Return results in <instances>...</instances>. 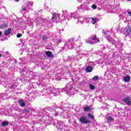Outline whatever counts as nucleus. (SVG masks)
Instances as JSON below:
<instances>
[{"label": "nucleus", "instance_id": "12", "mask_svg": "<svg viewBox=\"0 0 131 131\" xmlns=\"http://www.w3.org/2000/svg\"><path fill=\"white\" fill-rule=\"evenodd\" d=\"M35 23L37 25H40V24H42V21H43V18L42 17L40 16L35 19Z\"/></svg>", "mask_w": 131, "mask_h": 131}, {"label": "nucleus", "instance_id": "42", "mask_svg": "<svg viewBox=\"0 0 131 131\" xmlns=\"http://www.w3.org/2000/svg\"><path fill=\"white\" fill-rule=\"evenodd\" d=\"M29 111H30V110L29 109H26L25 110V113H28V112H29Z\"/></svg>", "mask_w": 131, "mask_h": 131}, {"label": "nucleus", "instance_id": "3", "mask_svg": "<svg viewBox=\"0 0 131 131\" xmlns=\"http://www.w3.org/2000/svg\"><path fill=\"white\" fill-rule=\"evenodd\" d=\"M46 90L48 94H53L55 97L60 94V91H62V89H56L53 86L47 88Z\"/></svg>", "mask_w": 131, "mask_h": 131}, {"label": "nucleus", "instance_id": "36", "mask_svg": "<svg viewBox=\"0 0 131 131\" xmlns=\"http://www.w3.org/2000/svg\"><path fill=\"white\" fill-rule=\"evenodd\" d=\"M107 120L109 121V122H110L111 121H113V118H112V117H108L107 118Z\"/></svg>", "mask_w": 131, "mask_h": 131}, {"label": "nucleus", "instance_id": "33", "mask_svg": "<svg viewBox=\"0 0 131 131\" xmlns=\"http://www.w3.org/2000/svg\"><path fill=\"white\" fill-rule=\"evenodd\" d=\"M55 41L57 45H59V43H61V42H62L63 41V40H62V39H60L59 40V39H56L55 40Z\"/></svg>", "mask_w": 131, "mask_h": 131}, {"label": "nucleus", "instance_id": "27", "mask_svg": "<svg viewBox=\"0 0 131 131\" xmlns=\"http://www.w3.org/2000/svg\"><path fill=\"white\" fill-rule=\"evenodd\" d=\"M118 40H112L111 42L113 45H114L115 47H117V42Z\"/></svg>", "mask_w": 131, "mask_h": 131}, {"label": "nucleus", "instance_id": "7", "mask_svg": "<svg viewBox=\"0 0 131 131\" xmlns=\"http://www.w3.org/2000/svg\"><path fill=\"white\" fill-rule=\"evenodd\" d=\"M22 71L25 72L26 74L29 75L30 76V75H32L33 77H36V76H37V74H36V73H32V72L28 70V69H27L26 67L22 69Z\"/></svg>", "mask_w": 131, "mask_h": 131}, {"label": "nucleus", "instance_id": "43", "mask_svg": "<svg viewBox=\"0 0 131 131\" xmlns=\"http://www.w3.org/2000/svg\"><path fill=\"white\" fill-rule=\"evenodd\" d=\"M45 10H47V11H50V8L48 6H45Z\"/></svg>", "mask_w": 131, "mask_h": 131}, {"label": "nucleus", "instance_id": "34", "mask_svg": "<svg viewBox=\"0 0 131 131\" xmlns=\"http://www.w3.org/2000/svg\"><path fill=\"white\" fill-rule=\"evenodd\" d=\"M99 79V76H95L92 78L93 81H96Z\"/></svg>", "mask_w": 131, "mask_h": 131}, {"label": "nucleus", "instance_id": "19", "mask_svg": "<svg viewBox=\"0 0 131 131\" xmlns=\"http://www.w3.org/2000/svg\"><path fill=\"white\" fill-rule=\"evenodd\" d=\"M85 71L88 73L92 72V71H93V67L90 66L86 67L85 69Z\"/></svg>", "mask_w": 131, "mask_h": 131}, {"label": "nucleus", "instance_id": "24", "mask_svg": "<svg viewBox=\"0 0 131 131\" xmlns=\"http://www.w3.org/2000/svg\"><path fill=\"white\" fill-rule=\"evenodd\" d=\"M45 111H49V112H53L54 111V108L51 107H48L45 108Z\"/></svg>", "mask_w": 131, "mask_h": 131}, {"label": "nucleus", "instance_id": "44", "mask_svg": "<svg viewBox=\"0 0 131 131\" xmlns=\"http://www.w3.org/2000/svg\"><path fill=\"white\" fill-rule=\"evenodd\" d=\"M127 14L130 17H131V11L127 12Z\"/></svg>", "mask_w": 131, "mask_h": 131}, {"label": "nucleus", "instance_id": "10", "mask_svg": "<svg viewBox=\"0 0 131 131\" xmlns=\"http://www.w3.org/2000/svg\"><path fill=\"white\" fill-rule=\"evenodd\" d=\"M30 10V7H29L26 4L25 5L22 6L21 12L22 14H24L26 13H28Z\"/></svg>", "mask_w": 131, "mask_h": 131}, {"label": "nucleus", "instance_id": "37", "mask_svg": "<svg viewBox=\"0 0 131 131\" xmlns=\"http://www.w3.org/2000/svg\"><path fill=\"white\" fill-rule=\"evenodd\" d=\"M72 59H74V56L73 55L68 57V60H72Z\"/></svg>", "mask_w": 131, "mask_h": 131}, {"label": "nucleus", "instance_id": "1", "mask_svg": "<svg viewBox=\"0 0 131 131\" xmlns=\"http://www.w3.org/2000/svg\"><path fill=\"white\" fill-rule=\"evenodd\" d=\"M71 16L72 18H73L74 20H75L77 24L80 23V24H83L84 22H85V23H89L90 21V18H85L82 16L78 17H76V15H75V13H71Z\"/></svg>", "mask_w": 131, "mask_h": 131}, {"label": "nucleus", "instance_id": "22", "mask_svg": "<svg viewBox=\"0 0 131 131\" xmlns=\"http://www.w3.org/2000/svg\"><path fill=\"white\" fill-rule=\"evenodd\" d=\"M2 126H8V125H9V122L4 121L2 123Z\"/></svg>", "mask_w": 131, "mask_h": 131}, {"label": "nucleus", "instance_id": "21", "mask_svg": "<svg viewBox=\"0 0 131 131\" xmlns=\"http://www.w3.org/2000/svg\"><path fill=\"white\" fill-rule=\"evenodd\" d=\"M124 80L125 82H128L130 80V76H126L124 77Z\"/></svg>", "mask_w": 131, "mask_h": 131}, {"label": "nucleus", "instance_id": "30", "mask_svg": "<svg viewBox=\"0 0 131 131\" xmlns=\"http://www.w3.org/2000/svg\"><path fill=\"white\" fill-rule=\"evenodd\" d=\"M117 46H119L118 47V48H121L122 47H123V43H122L121 42L118 41V42H117Z\"/></svg>", "mask_w": 131, "mask_h": 131}, {"label": "nucleus", "instance_id": "53", "mask_svg": "<svg viewBox=\"0 0 131 131\" xmlns=\"http://www.w3.org/2000/svg\"><path fill=\"white\" fill-rule=\"evenodd\" d=\"M5 26V27H6V25H5V26Z\"/></svg>", "mask_w": 131, "mask_h": 131}, {"label": "nucleus", "instance_id": "46", "mask_svg": "<svg viewBox=\"0 0 131 131\" xmlns=\"http://www.w3.org/2000/svg\"><path fill=\"white\" fill-rule=\"evenodd\" d=\"M102 33H104V34H106L107 33V32H105V30H103L102 31Z\"/></svg>", "mask_w": 131, "mask_h": 131}, {"label": "nucleus", "instance_id": "6", "mask_svg": "<svg viewBox=\"0 0 131 131\" xmlns=\"http://www.w3.org/2000/svg\"><path fill=\"white\" fill-rule=\"evenodd\" d=\"M71 19V15L66 11H62V16L61 17V20H70Z\"/></svg>", "mask_w": 131, "mask_h": 131}, {"label": "nucleus", "instance_id": "29", "mask_svg": "<svg viewBox=\"0 0 131 131\" xmlns=\"http://www.w3.org/2000/svg\"><path fill=\"white\" fill-rule=\"evenodd\" d=\"M89 88L90 90H92V91H94V90L96 89V87L93 84H89Z\"/></svg>", "mask_w": 131, "mask_h": 131}, {"label": "nucleus", "instance_id": "39", "mask_svg": "<svg viewBox=\"0 0 131 131\" xmlns=\"http://www.w3.org/2000/svg\"><path fill=\"white\" fill-rule=\"evenodd\" d=\"M92 8L96 9H97V6H96V5L94 4V5L92 6Z\"/></svg>", "mask_w": 131, "mask_h": 131}, {"label": "nucleus", "instance_id": "16", "mask_svg": "<svg viewBox=\"0 0 131 131\" xmlns=\"http://www.w3.org/2000/svg\"><path fill=\"white\" fill-rule=\"evenodd\" d=\"M50 24V21L47 20V18H43V21H42V25L43 26H48Z\"/></svg>", "mask_w": 131, "mask_h": 131}, {"label": "nucleus", "instance_id": "51", "mask_svg": "<svg viewBox=\"0 0 131 131\" xmlns=\"http://www.w3.org/2000/svg\"><path fill=\"white\" fill-rule=\"evenodd\" d=\"M0 57H3V55L1 53H0Z\"/></svg>", "mask_w": 131, "mask_h": 131}, {"label": "nucleus", "instance_id": "48", "mask_svg": "<svg viewBox=\"0 0 131 131\" xmlns=\"http://www.w3.org/2000/svg\"><path fill=\"white\" fill-rule=\"evenodd\" d=\"M79 3H82V0H78Z\"/></svg>", "mask_w": 131, "mask_h": 131}, {"label": "nucleus", "instance_id": "5", "mask_svg": "<svg viewBox=\"0 0 131 131\" xmlns=\"http://www.w3.org/2000/svg\"><path fill=\"white\" fill-rule=\"evenodd\" d=\"M65 47H67L70 50H72V49H74L76 48V45H74V39L70 38L68 40L67 43H64Z\"/></svg>", "mask_w": 131, "mask_h": 131}, {"label": "nucleus", "instance_id": "15", "mask_svg": "<svg viewBox=\"0 0 131 131\" xmlns=\"http://www.w3.org/2000/svg\"><path fill=\"white\" fill-rule=\"evenodd\" d=\"M11 33H12V29L11 28L6 29L4 31V34H5V35H6V36H8V35H9V34H11Z\"/></svg>", "mask_w": 131, "mask_h": 131}, {"label": "nucleus", "instance_id": "4", "mask_svg": "<svg viewBox=\"0 0 131 131\" xmlns=\"http://www.w3.org/2000/svg\"><path fill=\"white\" fill-rule=\"evenodd\" d=\"M99 38H97V35H92L88 39L85 40V43H88V45H95L97 42H99Z\"/></svg>", "mask_w": 131, "mask_h": 131}, {"label": "nucleus", "instance_id": "38", "mask_svg": "<svg viewBox=\"0 0 131 131\" xmlns=\"http://www.w3.org/2000/svg\"><path fill=\"white\" fill-rule=\"evenodd\" d=\"M16 36L17 37H18V38H19L22 36V34L21 33L17 34Z\"/></svg>", "mask_w": 131, "mask_h": 131}, {"label": "nucleus", "instance_id": "14", "mask_svg": "<svg viewBox=\"0 0 131 131\" xmlns=\"http://www.w3.org/2000/svg\"><path fill=\"white\" fill-rule=\"evenodd\" d=\"M53 115H54V116H58V115H62L63 114V112H58L56 111V109L54 108L53 110Z\"/></svg>", "mask_w": 131, "mask_h": 131}, {"label": "nucleus", "instance_id": "50", "mask_svg": "<svg viewBox=\"0 0 131 131\" xmlns=\"http://www.w3.org/2000/svg\"><path fill=\"white\" fill-rule=\"evenodd\" d=\"M21 63H23V64H25V61H21Z\"/></svg>", "mask_w": 131, "mask_h": 131}, {"label": "nucleus", "instance_id": "9", "mask_svg": "<svg viewBox=\"0 0 131 131\" xmlns=\"http://www.w3.org/2000/svg\"><path fill=\"white\" fill-rule=\"evenodd\" d=\"M53 16L51 18V19L53 22H56V23H58L60 21V14L59 13H52Z\"/></svg>", "mask_w": 131, "mask_h": 131}, {"label": "nucleus", "instance_id": "41", "mask_svg": "<svg viewBox=\"0 0 131 131\" xmlns=\"http://www.w3.org/2000/svg\"><path fill=\"white\" fill-rule=\"evenodd\" d=\"M42 39V40H46V39H47V36H46V35L43 36Z\"/></svg>", "mask_w": 131, "mask_h": 131}, {"label": "nucleus", "instance_id": "35", "mask_svg": "<svg viewBox=\"0 0 131 131\" xmlns=\"http://www.w3.org/2000/svg\"><path fill=\"white\" fill-rule=\"evenodd\" d=\"M88 116L89 118H91V119H95V118H94V116L92 115V114L89 113L88 114Z\"/></svg>", "mask_w": 131, "mask_h": 131}, {"label": "nucleus", "instance_id": "32", "mask_svg": "<svg viewBox=\"0 0 131 131\" xmlns=\"http://www.w3.org/2000/svg\"><path fill=\"white\" fill-rule=\"evenodd\" d=\"M106 38L107 40H108V41H109L110 42H111V41L113 40L112 39V37H111V36H106Z\"/></svg>", "mask_w": 131, "mask_h": 131}, {"label": "nucleus", "instance_id": "11", "mask_svg": "<svg viewBox=\"0 0 131 131\" xmlns=\"http://www.w3.org/2000/svg\"><path fill=\"white\" fill-rule=\"evenodd\" d=\"M122 101L128 106H131V97H127L124 98Z\"/></svg>", "mask_w": 131, "mask_h": 131}, {"label": "nucleus", "instance_id": "13", "mask_svg": "<svg viewBox=\"0 0 131 131\" xmlns=\"http://www.w3.org/2000/svg\"><path fill=\"white\" fill-rule=\"evenodd\" d=\"M124 31L126 32V35H129L131 34V27L128 26L124 29Z\"/></svg>", "mask_w": 131, "mask_h": 131}, {"label": "nucleus", "instance_id": "28", "mask_svg": "<svg viewBox=\"0 0 131 131\" xmlns=\"http://www.w3.org/2000/svg\"><path fill=\"white\" fill-rule=\"evenodd\" d=\"M77 53H79V55H84V56H86V53H83V51H82V50L77 51Z\"/></svg>", "mask_w": 131, "mask_h": 131}, {"label": "nucleus", "instance_id": "2", "mask_svg": "<svg viewBox=\"0 0 131 131\" xmlns=\"http://www.w3.org/2000/svg\"><path fill=\"white\" fill-rule=\"evenodd\" d=\"M60 92H67L68 94L70 96V95H74V89H73V86L71 84V82L69 83L64 88L59 89Z\"/></svg>", "mask_w": 131, "mask_h": 131}, {"label": "nucleus", "instance_id": "45", "mask_svg": "<svg viewBox=\"0 0 131 131\" xmlns=\"http://www.w3.org/2000/svg\"><path fill=\"white\" fill-rule=\"evenodd\" d=\"M88 52L86 51H83V53H84V54H86V55H88Z\"/></svg>", "mask_w": 131, "mask_h": 131}, {"label": "nucleus", "instance_id": "17", "mask_svg": "<svg viewBox=\"0 0 131 131\" xmlns=\"http://www.w3.org/2000/svg\"><path fill=\"white\" fill-rule=\"evenodd\" d=\"M18 104L20 107H24L25 106V101L24 99H20L18 100Z\"/></svg>", "mask_w": 131, "mask_h": 131}, {"label": "nucleus", "instance_id": "8", "mask_svg": "<svg viewBox=\"0 0 131 131\" xmlns=\"http://www.w3.org/2000/svg\"><path fill=\"white\" fill-rule=\"evenodd\" d=\"M80 122H81L83 124H88V123H90L91 121L88 120V117L85 116H82L78 119Z\"/></svg>", "mask_w": 131, "mask_h": 131}, {"label": "nucleus", "instance_id": "52", "mask_svg": "<svg viewBox=\"0 0 131 131\" xmlns=\"http://www.w3.org/2000/svg\"><path fill=\"white\" fill-rule=\"evenodd\" d=\"M20 0H15V2H19Z\"/></svg>", "mask_w": 131, "mask_h": 131}, {"label": "nucleus", "instance_id": "25", "mask_svg": "<svg viewBox=\"0 0 131 131\" xmlns=\"http://www.w3.org/2000/svg\"><path fill=\"white\" fill-rule=\"evenodd\" d=\"M63 125H64V123H61L60 124H58L57 125V127L58 129H63Z\"/></svg>", "mask_w": 131, "mask_h": 131}, {"label": "nucleus", "instance_id": "23", "mask_svg": "<svg viewBox=\"0 0 131 131\" xmlns=\"http://www.w3.org/2000/svg\"><path fill=\"white\" fill-rule=\"evenodd\" d=\"M27 6H28V7H29V8H30V10L31 9V7H32V5H33V3L32 2H27V3H26V4Z\"/></svg>", "mask_w": 131, "mask_h": 131}, {"label": "nucleus", "instance_id": "47", "mask_svg": "<svg viewBox=\"0 0 131 131\" xmlns=\"http://www.w3.org/2000/svg\"><path fill=\"white\" fill-rule=\"evenodd\" d=\"M81 7H83V5H81L80 7H78V9H81Z\"/></svg>", "mask_w": 131, "mask_h": 131}, {"label": "nucleus", "instance_id": "26", "mask_svg": "<svg viewBox=\"0 0 131 131\" xmlns=\"http://www.w3.org/2000/svg\"><path fill=\"white\" fill-rule=\"evenodd\" d=\"M90 110H91V107H90L89 106H85L84 108V111L85 112H89Z\"/></svg>", "mask_w": 131, "mask_h": 131}, {"label": "nucleus", "instance_id": "20", "mask_svg": "<svg viewBox=\"0 0 131 131\" xmlns=\"http://www.w3.org/2000/svg\"><path fill=\"white\" fill-rule=\"evenodd\" d=\"M62 102H60L59 103H58L57 105H56V107L57 108H59V109H61V110H63L64 109V105H62Z\"/></svg>", "mask_w": 131, "mask_h": 131}, {"label": "nucleus", "instance_id": "18", "mask_svg": "<svg viewBox=\"0 0 131 131\" xmlns=\"http://www.w3.org/2000/svg\"><path fill=\"white\" fill-rule=\"evenodd\" d=\"M46 53L47 57H49V58H53V57H54V54L51 51H47Z\"/></svg>", "mask_w": 131, "mask_h": 131}, {"label": "nucleus", "instance_id": "40", "mask_svg": "<svg viewBox=\"0 0 131 131\" xmlns=\"http://www.w3.org/2000/svg\"><path fill=\"white\" fill-rule=\"evenodd\" d=\"M14 84H11L9 86V89H14Z\"/></svg>", "mask_w": 131, "mask_h": 131}, {"label": "nucleus", "instance_id": "54", "mask_svg": "<svg viewBox=\"0 0 131 131\" xmlns=\"http://www.w3.org/2000/svg\"><path fill=\"white\" fill-rule=\"evenodd\" d=\"M78 37H79V38H80V37L79 36Z\"/></svg>", "mask_w": 131, "mask_h": 131}, {"label": "nucleus", "instance_id": "31", "mask_svg": "<svg viewBox=\"0 0 131 131\" xmlns=\"http://www.w3.org/2000/svg\"><path fill=\"white\" fill-rule=\"evenodd\" d=\"M92 23L93 24H95V23H97V22H98V18L96 17V18H92Z\"/></svg>", "mask_w": 131, "mask_h": 131}, {"label": "nucleus", "instance_id": "49", "mask_svg": "<svg viewBox=\"0 0 131 131\" xmlns=\"http://www.w3.org/2000/svg\"><path fill=\"white\" fill-rule=\"evenodd\" d=\"M2 33H3V32H2L1 31H0V36H1V35H2Z\"/></svg>", "mask_w": 131, "mask_h": 131}]
</instances>
